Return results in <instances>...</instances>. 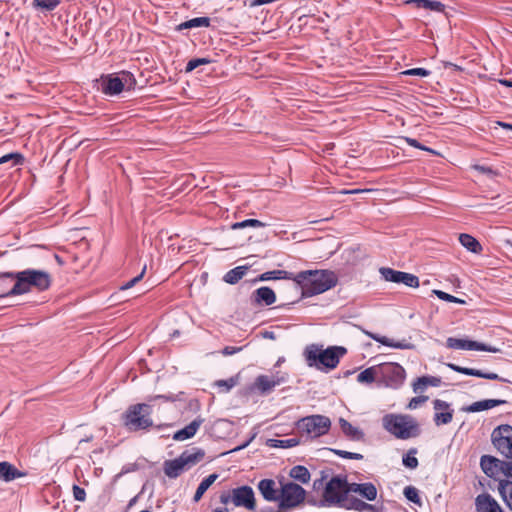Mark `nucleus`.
Here are the masks:
<instances>
[{
	"label": "nucleus",
	"mask_w": 512,
	"mask_h": 512,
	"mask_svg": "<svg viewBox=\"0 0 512 512\" xmlns=\"http://www.w3.org/2000/svg\"><path fill=\"white\" fill-rule=\"evenodd\" d=\"M183 395L184 392H179L176 395L163 394L149 396L147 398L148 403H137L130 405L121 415V424L129 432L148 430L154 425L152 419L153 409L150 402H153L158 399L170 402L181 401L183 399Z\"/></svg>",
	"instance_id": "nucleus-1"
},
{
	"label": "nucleus",
	"mask_w": 512,
	"mask_h": 512,
	"mask_svg": "<svg viewBox=\"0 0 512 512\" xmlns=\"http://www.w3.org/2000/svg\"><path fill=\"white\" fill-rule=\"evenodd\" d=\"M326 471H321V477L313 481V490L321 491V497L309 495L307 503L315 507H338L346 500L344 489V475L338 474L327 480Z\"/></svg>",
	"instance_id": "nucleus-2"
},
{
	"label": "nucleus",
	"mask_w": 512,
	"mask_h": 512,
	"mask_svg": "<svg viewBox=\"0 0 512 512\" xmlns=\"http://www.w3.org/2000/svg\"><path fill=\"white\" fill-rule=\"evenodd\" d=\"M296 288L302 289V297H312L324 293L338 283L335 272L330 270H305L296 274Z\"/></svg>",
	"instance_id": "nucleus-3"
},
{
	"label": "nucleus",
	"mask_w": 512,
	"mask_h": 512,
	"mask_svg": "<svg viewBox=\"0 0 512 512\" xmlns=\"http://www.w3.org/2000/svg\"><path fill=\"white\" fill-rule=\"evenodd\" d=\"M346 353L347 349L343 346H329L323 349L322 345L310 344L305 347L303 355L309 367L329 371L337 367Z\"/></svg>",
	"instance_id": "nucleus-4"
},
{
	"label": "nucleus",
	"mask_w": 512,
	"mask_h": 512,
	"mask_svg": "<svg viewBox=\"0 0 512 512\" xmlns=\"http://www.w3.org/2000/svg\"><path fill=\"white\" fill-rule=\"evenodd\" d=\"M7 276L15 278L11 291L16 295L26 294L30 292L32 288L43 292L48 290L52 283L51 275L44 270L29 268L15 272V274H7Z\"/></svg>",
	"instance_id": "nucleus-5"
},
{
	"label": "nucleus",
	"mask_w": 512,
	"mask_h": 512,
	"mask_svg": "<svg viewBox=\"0 0 512 512\" xmlns=\"http://www.w3.org/2000/svg\"><path fill=\"white\" fill-rule=\"evenodd\" d=\"M382 424L385 430L398 439L407 440L421 434L419 423L408 414H386Z\"/></svg>",
	"instance_id": "nucleus-6"
},
{
	"label": "nucleus",
	"mask_w": 512,
	"mask_h": 512,
	"mask_svg": "<svg viewBox=\"0 0 512 512\" xmlns=\"http://www.w3.org/2000/svg\"><path fill=\"white\" fill-rule=\"evenodd\" d=\"M331 427V420L324 415H310L296 423L301 438L314 439L326 434Z\"/></svg>",
	"instance_id": "nucleus-7"
},
{
	"label": "nucleus",
	"mask_w": 512,
	"mask_h": 512,
	"mask_svg": "<svg viewBox=\"0 0 512 512\" xmlns=\"http://www.w3.org/2000/svg\"><path fill=\"white\" fill-rule=\"evenodd\" d=\"M308 496L306 490L299 484L285 483L280 490L278 509L280 512H288L307 501Z\"/></svg>",
	"instance_id": "nucleus-8"
},
{
	"label": "nucleus",
	"mask_w": 512,
	"mask_h": 512,
	"mask_svg": "<svg viewBox=\"0 0 512 512\" xmlns=\"http://www.w3.org/2000/svg\"><path fill=\"white\" fill-rule=\"evenodd\" d=\"M204 455V450H197L193 454L183 452L178 458L165 460L163 463L164 474L171 479H175L191 466L201 461Z\"/></svg>",
	"instance_id": "nucleus-9"
},
{
	"label": "nucleus",
	"mask_w": 512,
	"mask_h": 512,
	"mask_svg": "<svg viewBox=\"0 0 512 512\" xmlns=\"http://www.w3.org/2000/svg\"><path fill=\"white\" fill-rule=\"evenodd\" d=\"M379 383L391 389L400 388L406 378L405 369L398 363L387 362L378 365Z\"/></svg>",
	"instance_id": "nucleus-10"
},
{
	"label": "nucleus",
	"mask_w": 512,
	"mask_h": 512,
	"mask_svg": "<svg viewBox=\"0 0 512 512\" xmlns=\"http://www.w3.org/2000/svg\"><path fill=\"white\" fill-rule=\"evenodd\" d=\"M379 272L385 281L404 284L411 288H417L419 286V278L414 274L394 270L390 267H381Z\"/></svg>",
	"instance_id": "nucleus-11"
},
{
	"label": "nucleus",
	"mask_w": 512,
	"mask_h": 512,
	"mask_svg": "<svg viewBox=\"0 0 512 512\" xmlns=\"http://www.w3.org/2000/svg\"><path fill=\"white\" fill-rule=\"evenodd\" d=\"M446 346L450 349H462L471 351H486L491 353H497L500 351L499 348L491 346L485 343H481L470 339H460L455 337H449L446 340Z\"/></svg>",
	"instance_id": "nucleus-12"
},
{
	"label": "nucleus",
	"mask_w": 512,
	"mask_h": 512,
	"mask_svg": "<svg viewBox=\"0 0 512 512\" xmlns=\"http://www.w3.org/2000/svg\"><path fill=\"white\" fill-rule=\"evenodd\" d=\"M232 503L236 507H244L247 510H255L256 501L252 487L243 485L232 489Z\"/></svg>",
	"instance_id": "nucleus-13"
},
{
	"label": "nucleus",
	"mask_w": 512,
	"mask_h": 512,
	"mask_svg": "<svg viewBox=\"0 0 512 512\" xmlns=\"http://www.w3.org/2000/svg\"><path fill=\"white\" fill-rule=\"evenodd\" d=\"M275 388L273 381L269 378V375L261 374L258 375L254 382L245 387L244 395H250L252 393H258L266 396L270 394Z\"/></svg>",
	"instance_id": "nucleus-14"
},
{
	"label": "nucleus",
	"mask_w": 512,
	"mask_h": 512,
	"mask_svg": "<svg viewBox=\"0 0 512 512\" xmlns=\"http://www.w3.org/2000/svg\"><path fill=\"white\" fill-rule=\"evenodd\" d=\"M99 82L100 86L98 89L107 96H116L123 91V83L119 75H102Z\"/></svg>",
	"instance_id": "nucleus-15"
},
{
	"label": "nucleus",
	"mask_w": 512,
	"mask_h": 512,
	"mask_svg": "<svg viewBox=\"0 0 512 512\" xmlns=\"http://www.w3.org/2000/svg\"><path fill=\"white\" fill-rule=\"evenodd\" d=\"M433 407L435 410L433 420L437 426L446 425L452 421L453 410L450 408L449 403L440 399H435L433 401Z\"/></svg>",
	"instance_id": "nucleus-16"
},
{
	"label": "nucleus",
	"mask_w": 512,
	"mask_h": 512,
	"mask_svg": "<svg viewBox=\"0 0 512 512\" xmlns=\"http://www.w3.org/2000/svg\"><path fill=\"white\" fill-rule=\"evenodd\" d=\"M250 301L254 306H270L275 303L276 294L272 288L262 286L252 292Z\"/></svg>",
	"instance_id": "nucleus-17"
},
{
	"label": "nucleus",
	"mask_w": 512,
	"mask_h": 512,
	"mask_svg": "<svg viewBox=\"0 0 512 512\" xmlns=\"http://www.w3.org/2000/svg\"><path fill=\"white\" fill-rule=\"evenodd\" d=\"M447 366L451 370L461 373V374H464V375L484 378V379H488V380H499V381H504V382L507 381L506 379L500 377L498 374H496L494 372H483L481 370L474 369V368L462 367V366L456 365L454 363H448Z\"/></svg>",
	"instance_id": "nucleus-18"
},
{
	"label": "nucleus",
	"mask_w": 512,
	"mask_h": 512,
	"mask_svg": "<svg viewBox=\"0 0 512 512\" xmlns=\"http://www.w3.org/2000/svg\"><path fill=\"white\" fill-rule=\"evenodd\" d=\"M477 512H503L497 501L489 494H480L475 500Z\"/></svg>",
	"instance_id": "nucleus-19"
},
{
	"label": "nucleus",
	"mask_w": 512,
	"mask_h": 512,
	"mask_svg": "<svg viewBox=\"0 0 512 512\" xmlns=\"http://www.w3.org/2000/svg\"><path fill=\"white\" fill-rule=\"evenodd\" d=\"M365 334L368 337H370L371 339H373L374 341H376L384 346H387V347H391V348H395V349H407V350H411V349L415 348V345L413 343L407 342L406 340L394 341L386 336H382V335L372 333V332H365Z\"/></svg>",
	"instance_id": "nucleus-20"
},
{
	"label": "nucleus",
	"mask_w": 512,
	"mask_h": 512,
	"mask_svg": "<svg viewBox=\"0 0 512 512\" xmlns=\"http://www.w3.org/2000/svg\"><path fill=\"white\" fill-rule=\"evenodd\" d=\"M257 487L266 501L273 502L279 500L280 493H278L276 483L273 479H262L259 481Z\"/></svg>",
	"instance_id": "nucleus-21"
},
{
	"label": "nucleus",
	"mask_w": 512,
	"mask_h": 512,
	"mask_svg": "<svg viewBox=\"0 0 512 512\" xmlns=\"http://www.w3.org/2000/svg\"><path fill=\"white\" fill-rule=\"evenodd\" d=\"M204 422V419L201 417L195 418L191 423H189L187 426H185L182 429H179L173 434V439L177 441H184L187 439L192 438L202 423Z\"/></svg>",
	"instance_id": "nucleus-22"
},
{
	"label": "nucleus",
	"mask_w": 512,
	"mask_h": 512,
	"mask_svg": "<svg viewBox=\"0 0 512 512\" xmlns=\"http://www.w3.org/2000/svg\"><path fill=\"white\" fill-rule=\"evenodd\" d=\"M26 475V472L20 471L11 463L7 461L0 462V480L11 482Z\"/></svg>",
	"instance_id": "nucleus-23"
},
{
	"label": "nucleus",
	"mask_w": 512,
	"mask_h": 512,
	"mask_svg": "<svg viewBox=\"0 0 512 512\" xmlns=\"http://www.w3.org/2000/svg\"><path fill=\"white\" fill-rule=\"evenodd\" d=\"M296 274L286 270H271L260 274L254 279L257 281H270V280H293L296 283Z\"/></svg>",
	"instance_id": "nucleus-24"
},
{
	"label": "nucleus",
	"mask_w": 512,
	"mask_h": 512,
	"mask_svg": "<svg viewBox=\"0 0 512 512\" xmlns=\"http://www.w3.org/2000/svg\"><path fill=\"white\" fill-rule=\"evenodd\" d=\"M506 400L502 399H484L480 401H476L465 408V411L470 413L481 412L485 410L492 409L494 407L506 404Z\"/></svg>",
	"instance_id": "nucleus-25"
},
{
	"label": "nucleus",
	"mask_w": 512,
	"mask_h": 512,
	"mask_svg": "<svg viewBox=\"0 0 512 512\" xmlns=\"http://www.w3.org/2000/svg\"><path fill=\"white\" fill-rule=\"evenodd\" d=\"M441 385V378L435 376H421L413 383V391L415 393L422 392L427 386L439 387Z\"/></svg>",
	"instance_id": "nucleus-26"
},
{
	"label": "nucleus",
	"mask_w": 512,
	"mask_h": 512,
	"mask_svg": "<svg viewBox=\"0 0 512 512\" xmlns=\"http://www.w3.org/2000/svg\"><path fill=\"white\" fill-rule=\"evenodd\" d=\"M249 269H250L249 265L237 266V267L229 270L223 276V281L225 283L235 285L246 275V273L248 272Z\"/></svg>",
	"instance_id": "nucleus-27"
},
{
	"label": "nucleus",
	"mask_w": 512,
	"mask_h": 512,
	"mask_svg": "<svg viewBox=\"0 0 512 512\" xmlns=\"http://www.w3.org/2000/svg\"><path fill=\"white\" fill-rule=\"evenodd\" d=\"M7 274H15V272L0 273V298L16 296V294L11 291L13 289L15 278L7 276Z\"/></svg>",
	"instance_id": "nucleus-28"
},
{
	"label": "nucleus",
	"mask_w": 512,
	"mask_h": 512,
	"mask_svg": "<svg viewBox=\"0 0 512 512\" xmlns=\"http://www.w3.org/2000/svg\"><path fill=\"white\" fill-rule=\"evenodd\" d=\"M340 428L343 432V434L354 441L361 440L364 436V433L362 430H360L358 427L353 426L351 423H349L346 419L340 418L339 419Z\"/></svg>",
	"instance_id": "nucleus-29"
},
{
	"label": "nucleus",
	"mask_w": 512,
	"mask_h": 512,
	"mask_svg": "<svg viewBox=\"0 0 512 512\" xmlns=\"http://www.w3.org/2000/svg\"><path fill=\"white\" fill-rule=\"evenodd\" d=\"M459 242L463 247H465L469 252L474 254H480L483 250L480 242L470 234L462 233L459 235Z\"/></svg>",
	"instance_id": "nucleus-30"
},
{
	"label": "nucleus",
	"mask_w": 512,
	"mask_h": 512,
	"mask_svg": "<svg viewBox=\"0 0 512 512\" xmlns=\"http://www.w3.org/2000/svg\"><path fill=\"white\" fill-rule=\"evenodd\" d=\"M498 463H500L499 459L484 455L481 457L480 466L488 477H493L498 472Z\"/></svg>",
	"instance_id": "nucleus-31"
},
{
	"label": "nucleus",
	"mask_w": 512,
	"mask_h": 512,
	"mask_svg": "<svg viewBox=\"0 0 512 512\" xmlns=\"http://www.w3.org/2000/svg\"><path fill=\"white\" fill-rule=\"evenodd\" d=\"M210 18L209 17H196L190 20L184 21L176 26V31H183L186 29L198 28V27H209L210 26Z\"/></svg>",
	"instance_id": "nucleus-32"
},
{
	"label": "nucleus",
	"mask_w": 512,
	"mask_h": 512,
	"mask_svg": "<svg viewBox=\"0 0 512 512\" xmlns=\"http://www.w3.org/2000/svg\"><path fill=\"white\" fill-rule=\"evenodd\" d=\"M405 3L415 4L418 8H425L439 13L445 11V5L437 0H407Z\"/></svg>",
	"instance_id": "nucleus-33"
},
{
	"label": "nucleus",
	"mask_w": 512,
	"mask_h": 512,
	"mask_svg": "<svg viewBox=\"0 0 512 512\" xmlns=\"http://www.w3.org/2000/svg\"><path fill=\"white\" fill-rule=\"evenodd\" d=\"M498 490L507 507L512 510V481L500 480Z\"/></svg>",
	"instance_id": "nucleus-34"
},
{
	"label": "nucleus",
	"mask_w": 512,
	"mask_h": 512,
	"mask_svg": "<svg viewBox=\"0 0 512 512\" xmlns=\"http://www.w3.org/2000/svg\"><path fill=\"white\" fill-rule=\"evenodd\" d=\"M218 478V474L213 473L204 478L200 484L198 485L196 492L193 497L194 502L200 501L204 493L209 489V487L216 481Z\"/></svg>",
	"instance_id": "nucleus-35"
},
{
	"label": "nucleus",
	"mask_w": 512,
	"mask_h": 512,
	"mask_svg": "<svg viewBox=\"0 0 512 512\" xmlns=\"http://www.w3.org/2000/svg\"><path fill=\"white\" fill-rule=\"evenodd\" d=\"M289 476L294 480L301 482L302 484H306L310 480L309 470L302 465H296L292 467L289 472Z\"/></svg>",
	"instance_id": "nucleus-36"
},
{
	"label": "nucleus",
	"mask_w": 512,
	"mask_h": 512,
	"mask_svg": "<svg viewBox=\"0 0 512 512\" xmlns=\"http://www.w3.org/2000/svg\"><path fill=\"white\" fill-rule=\"evenodd\" d=\"M376 378L379 379L378 365L368 367L362 372H360L357 376V381L359 383L371 384L375 381Z\"/></svg>",
	"instance_id": "nucleus-37"
},
{
	"label": "nucleus",
	"mask_w": 512,
	"mask_h": 512,
	"mask_svg": "<svg viewBox=\"0 0 512 512\" xmlns=\"http://www.w3.org/2000/svg\"><path fill=\"white\" fill-rule=\"evenodd\" d=\"M61 3V0H33L32 7L41 12H51Z\"/></svg>",
	"instance_id": "nucleus-38"
},
{
	"label": "nucleus",
	"mask_w": 512,
	"mask_h": 512,
	"mask_svg": "<svg viewBox=\"0 0 512 512\" xmlns=\"http://www.w3.org/2000/svg\"><path fill=\"white\" fill-rule=\"evenodd\" d=\"M147 463H148V461L144 457L138 458L134 463H127L122 467V469H121L120 473L117 475V477H121L125 474L143 469V468H145Z\"/></svg>",
	"instance_id": "nucleus-39"
},
{
	"label": "nucleus",
	"mask_w": 512,
	"mask_h": 512,
	"mask_svg": "<svg viewBox=\"0 0 512 512\" xmlns=\"http://www.w3.org/2000/svg\"><path fill=\"white\" fill-rule=\"evenodd\" d=\"M266 226H267V223L262 222L258 219L250 218V219H245L240 222H235V223L231 224L230 227L232 230H238V229H243L246 227L262 228V227H266Z\"/></svg>",
	"instance_id": "nucleus-40"
},
{
	"label": "nucleus",
	"mask_w": 512,
	"mask_h": 512,
	"mask_svg": "<svg viewBox=\"0 0 512 512\" xmlns=\"http://www.w3.org/2000/svg\"><path fill=\"white\" fill-rule=\"evenodd\" d=\"M377 488L372 482L362 483L359 495L368 501H374L377 498Z\"/></svg>",
	"instance_id": "nucleus-41"
},
{
	"label": "nucleus",
	"mask_w": 512,
	"mask_h": 512,
	"mask_svg": "<svg viewBox=\"0 0 512 512\" xmlns=\"http://www.w3.org/2000/svg\"><path fill=\"white\" fill-rule=\"evenodd\" d=\"M120 80H122L123 83V90L126 88V90L130 91L135 89L137 85V81L135 76L126 70H123L119 73Z\"/></svg>",
	"instance_id": "nucleus-42"
},
{
	"label": "nucleus",
	"mask_w": 512,
	"mask_h": 512,
	"mask_svg": "<svg viewBox=\"0 0 512 512\" xmlns=\"http://www.w3.org/2000/svg\"><path fill=\"white\" fill-rule=\"evenodd\" d=\"M24 156L19 152H11L0 157V165L5 163H11V167L22 164Z\"/></svg>",
	"instance_id": "nucleus-43"
},
{
	"label": "nucleus",
	"mask_w": 512,
	"mask_h": 512,
	"mask_svg": "<svg viewBox=\"0 0 512 512\" xmlns=\"http://www.w3.org/2000/svg\"><path fill=\"white\" fill-rule=\"evenodd\" d=\"M363 503L364 501L357 497H346V500L343 502L340 508L362 512Z\"/></svg>",
	"instance_id": "nucleus-44"
},
{
	"label": "nucleus",
	"mask_w": 512,
	"mask_h": 512,
	"mask_svg": "<svg viewBox=\"0 0 512 512\" xmlns=\"http://www.w3.org/2000/svg\"><path fill=\"white\" fill-rule=\"evenodd\" d=\"M267 444L271 448H292L295 445L299 444V441L296 438H290L287 440H275V439H269L267 441Z\"/></svg>",
	"instance_id": "nucleus-45"
},
{
	"label": "nucleus",
	"mask_w": 512,
	"mask_h": 512,
	"mask_svg": "<svg viewBox=\"0 0 512 512\" xmlns=\"http://www.w3.org/2000/svg\"><path fill=\"white\" fill-rule=\"evenodd\" d=\"M240 376L239 374L232 376L228 379L218 380L215 385L218 387H223L225 392H229L234 386L239 383Z\"/></svg>",
	"instance_id": "nucleus-46"
},
{
	"label": "nucleus",
	"mask_w": 512,
	"mask_h": 512,
	"mask_svg": "<svg viewBox=\"0 0 512 512\" xmlns=\"http://www.w3.org/2000/svg\"><path fill=\"white\" fill-rule=\"evenodd\" d=\"M403 493L407 500L414 504L421 505V499L418 490L414 486L405 487Z\"/></svg>",
	"instance_id": "nucleus-47"
},
{
	"label": "nucleus",
	"mask_w": 512,
	"mask_h": 512,
	"mask_svg": "<svg viewBox=\"0 0 512 512\" xmlns=\"http://www.w3.org/2000/svg\"><path fill=\"white\" fill-rule=\"evenodd\" d=\"M418 450H409L407 454L403 456L402 462L403 465L409 469H415L418 466V460L415 457V454Z\"/></svg>",
	"instance_id": "nucleus-48"
},
{
	"label": "nucleus",
	"mask_w": 512,
	"mask_h": 512,
	"mask_svg": "<svg viewBox=\"0 0 512 512\" xmlns=\"http://www.w3.org/2000/svg\"><path fill=\"white\" fill-rule=\"evenodd\" d=\"M212 62H213V60L210 58H204V57L203 58H193V59L189 60L187 63L186 72H191L201 65H207Z\"/></svg>",
	"instance_id": "nucleus-49"
},
{
	"label": "nucleus",
	"mask_w": 512,
	"mask_h": 512,
	"mask_svg": "<svg viewBox=\"0 0 512 512\" xmlns=\"http://www.w3.org/2000/svg\"><path fill=\"white\" fill-rule=\"evenodd\" d=\"M472 169L481 174L487 175L491 179L500 175V173L497 170H494L492 167L481 165V164L473 165Z\"/></svg>",
	"instance_id": "nucleus-50"
},
{
	"label": "nucleus",
	"mask_w": 512,
	"mask_h": 512,
	"mask_svg": "<svg viewBox=\"0 0 512 512\" xmlns=\"http://www.w3.org/2000/svg\"><path fill=\"white\" fill-rule=\"evenodd\" d=\"M433 293L441 300L443 301H446V302H451V303H459V304H464L465 301L460 299V298H457L451 294H448L442 290H433Z\"/></svg>",
	"instance_id": "nucleus-51"
},
{
	"label": "nucleus",
	"mask_w": 512,
	"mask_h": 512,
	"mask_svg": "<svg viewBox=\"0 0 512 512\" xmlns=\"http://www.w3.org/2000/svg\"><path fill=\"white\" fill-rule=\"evenodd\" d=\"M361 486H362V483H355V482L349 483L348 479H347V475H344V489H345L346 497H349V493H351V492L359 494Z\"/></svg>",
	"instance_id": "nucleus-52"
},
{
	"label": "nucleus",
	"mask_w": 512,
	"mask_h": 512,
	"mask_svg": "<svg viewBox=\"0 0 512 512\" xmlns=\"http://www.w3.org/2000/svg\"><path fill=\"white\" fill-rule=\"evenodd\" d=\"M269 378L273 381L274 386H279L281 384H284L288 382L289 376L287 373H282L280 371H277L275 373H272Z\"/></svg>",
	"instance_id": "nucleus-53"
},
{
	"label": "nucleus",
	"mask_w": 512,
	"mask_h": 512,
	"mask_svg": "<svg viewBox=\"0 0 512 512\" xmlns=\"http://www.w3.org/2000/svg\"><path fill=\"white\" fill-rule=\"evenodd\" d=\"M403 75L407 76H418V77H427L431 74L430 70L425 68H412L402 72Z\"/></svg>",
	"instance_id": "nucleus-54"
},
{
	"label": "nucleus",
	"mask_w": 512,
	"mask_h": 512,
	"mask_svg": "<svg viewBox=\"0 0 512 512\" xmlns=\"http://www.w3.org/2000/svg\"><path fill=\"white\" fill-rule=\"evenodd\" d=\"M145 272H146V266L143 267L142 271L137 276H135L131 280L123 283L120 286V290H127V289L132 288L135 284H137L143 278Z\"/></svg>",
	"instance_id": "nucleus-55"
},
{
	"label": "nucleus",
	"mask_w": 512,
	"mask_h": 512,
	"mask_svg": "<svg viewBox=\"0 0 512 512\" xmlns=\"http://www.w3.org/2000/svg\"><path fill=\"white\" fill-rule=\"evenodd\" d=\"M429 399L428 396H425V395H420V396H416V397H413L408 405H407V408L408 409H416L419 405L425 403L427 400Z\"/></svg>",
	"instance_id": "nucleus-56"
},
{
	"label": "nucleus",
	"mask_w": 512,
	"mask_h": 512,
	"mask_svg": "<svg viewBox=\"0 0 512 512\" xmlns=\"http://www.w3.org/2000/svg\"><path fill=\"white\" fill-rule=\"evenodd\" d=\"M405 141H406V142L408 143V145H409V146H411V147H414V148H417V149H420V150H424V151H428V152L435 153L431 148L426 147L425 145L421 144L417 139L406 137V138H405Z\"/></svg>",
	"instance_id": "nucleus-57"
},
{
	"label": "nucleus",
	"mask_w": 512,
	"mask_h": 512,
	"mask_svg": "<svg viewBox=\"0 0 512 512\" xmlns=\"http://www.w3.org/2000/svg\"><path fill=\"white\" fill-rule=\"evenodd\" d=\"M332 452H334L335 454L343 457V458H347V459H362L363 456L359 453H352V452H349L347 450H331Z\"/></svg>",
	"instance_id": "nucleus-58"
},
{
	"label": "nucleus",
	"mask_w": 512,
	"mask_h": 512,
	"mask_svg": "<svg viewBox=\"0 0 512 512\" xmlns=\"http://www.w3.org/2000/svg\"><path fill=\"white\" fill-rule=\"evenodd\" d=\"M73 496L74 499L79 502H84L86 500L85 490L76 484L73 485Z\"/></svg>",
	"instance_id": "nucleus-59"
},
{
	"label": "nucleus",
	"mask_w": 512,
	"mask_h": 512,
	"mask_svg": "<svg viewBox=\"0 0 512 512\" xmlns=\"http://www.w3.org/2000/svg\"><path fill=\"white\" fill-rule=\"evenodd\" d=\"M498 471H501L505 476L511 478V462L500 460V463H498Z\"/></svg>",
	"instance_id": "nucleus-60"
},
{
	"label": "nucleus",
	"mask_w": 512,
	"mask_h": 512,
	"mask_svg": "<svg viewBox=\"0 0 512 512\" xmlns=\"http://www.w3.org/2000/svg\"><path fill=\"white\" fill-rule=\"evenodd\" d=\"M242 350V347L226 346L222 350V354L225 356L234 355Z\"/></svg>",
	"instance_id": "nucleus-61"
},
{
	"label": "nucleus",
	"mask_w": 512,
	"mask_h": 512,
	"mask_svg": "<svg viewBox=\"0 0 512 512\" xmlns=\"http://www.w3.org/2000/svg\"><path fill=\"white\" fill-rule=\"evenodd\" d=\"M232 502V490L230 492H223L220 495V502L224 505H227L229 502Z\"/></svg>",
	"instance_id": "nucleus-62"
},
{
	"label": "nucleus",
	"mask_w": 512,
	"mask_h": 512,
	"mask_svg": "<svg viewBox=\"0 0 512 512\" xmlns=\"http://www.w3.org/2000/svg\"><path fill=\"white\" fill-rule=\"evenodd\" d=\"M261 334H262V337L265 338V339H270V340H275L276 339V335H275V333L273 331L265 330Z\"/></svg>",
	"instance_id": "nucleus-63"
},
{
	"label": "nucleus",
	"mask_w": 512,
	"mask_h": 512,
	"mask_svg": "<svg viewBox=\"0 0 512 512\" xmlns=\"http://www.w3.org/2000/svg\"><path fill=\"white\" fill-rule=\"evenodd\" d=\"M376 510L375 506L369 503L364 502L362 506V512L364 511H370L374 512Z\"/></svg>",
	"instance_id": "nucleus-64"
}]
</instances>
